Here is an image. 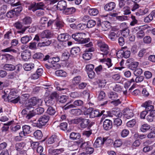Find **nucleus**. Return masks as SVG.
Here are the masks:
<instances>
[{
  "label": "nucleus",
  "instance_id": "9d476101",
  "mask_svg": "<svg viewBox=\"0 0 155 155\" xmlns=\"http://www.w3.org/2000/svg\"><path fill=\"white\" fill-rule=\"evenodd\" d=\"M21 56L23 60L27 61L30 58L31 51L28 50H25L21 53Z\"/></svg>",
  "mask_w": 155,
  "mask_h": 155
},
{
  "label": "nucleus",
  "instance_id": "5701e85b",
  "mask_svg": "<svg viewBox=\"0 0 155 155\" xmlns=\"http://www.w3.org/2000/svg\"><path fill=\"white\" fill-rule=\"evenodd\" d=\"M46 105L48 107L51 106L54 103V100L49 97H46L45 100Z\"/></svg>",
  "mask_w": 155,
  "mask_h": 155
},
{
  "label": "nucleus",
  "instance_id": "20e7f679",
  "mask_svg": "<svg viewBox=\"0 0 155 155\" xmlns=\"http://www.w3.org/2000/svg\"><path fill=\"white\" fill-rule=\"evenodd\" d=\"M50 117L48 115H44L41 117L36 122L33 123L34 126L41 127L44 126L48 121Z\"/></svg>",
  "mask_w": 155,
  "mask_h": 155
},
{
  "label": "nucleus",
  "instance_id": "9b49d317",
  "mask_svg": "<svg viewBox=\"0 0 155 155\" xmlns=\"http://www.w3.org/2000/svg\"><path fill=\"white\" fill-rule=\"evenodd\" d=\"M70 37V36L67 34H62L59 35L58 37V41L62 42V44H67L65 42L67 41Z\"/></svg>",
  "mask_w": 155,
  "mask_h": 155
},
{
  "label": "nucleus",
  "instance_id": "4d7b16f0",
  "mask_svg": "<svg viewBox=\"0 0 155 155\" xmlns=\"http://www.w3.org/2000/svg\"><path fill=\"white\" fill-rule=\"evenodd\" d=\"M87 27L86 24L80 23L76 26V29L78 30H83Z\"/></svg>",
  "mask_w": 155,
  "mask_h": 155
},
{
  "label": "nucleus",
  "instance_id": "4468645a",
  "mask_svg": "<svg viewBox=\"0 0 155 155\" xmlns=\"http://www.w3.org/2000/svg\"><path fill=\"white\" fill-rule=\"evenodd\" d=\"M61 137V136L53 135L48 139L47 143L49 144H51L55 141H58L60 140Z\"/></svg>",
  "mask_w": 155,
  "mask_h": 155
},
{
  "label": "nucleus",
  "instance_id": "e433bc0d",
  "mask_svg": "<svg viewBox=\"0 0 155 155\" xmlns=\"http://www.w3.org/2000/svg\"><path fill=\"white\" fill-rule=\"evenodd\" d=\"M34 135L35 138L40 140L42 137L43 135L41 131L39 130H38L34 133Z\"/></svg>",
  "mask_w": 155,
  "mask_h": 155
},
{
  "label": "nucleus",
  "instance_id": "a211bd4d",
  "mask_svg": "<svg viewBox=\"0 0 155 155\" xmlns=\"http://www.w3.org/2000/svg\"><path fill=\"white\" fill-rule=\"evenodd\" d=\"M115 4L113 2L108 3L106 4L104 7L105 10L107 11H111L115 8Z\"/></svg>",
  "mask_w": 155,
  "mask_h": 155
},
{
  "label": "nucleus",
  "instance_id": "052dcab7",
  "mask_svg": "<svg viewBox=\"0 0 155 155\" xmlns=\"http://www.w3.org/2000/svg\"><path fill=\"white\" fill-rule=\"evenodd\" d=\"M10 128L12 131L16 132L20 129L21 126L19 125H13L11 126Z\"/></svg>",
  "mask_w": 155,
  "mask_h": 155
},
{
  "label": "nucleus",
  "instance_id": "aec40b11",
  "mask_svg": "<svg viewBox=\"0 0 155 155\" xmlns=\"http://www.w3.org/2000/svg\"><path fill=\"white\" fill-rule=\"evenodd\" d=\"M22 131L20 132L25 137L26 134L31 132V127L27 125H24L22 127Z\"/></svg>",
  "mask_w": 155,
  "mask_h": 155
},
{
  "label": "nucleus",
  "instance_id": "603ef678",
  "mask_svg": "<svg viewBox=\"0 0 155 155\" xmlns=\"http://www.w3.org/2000/svg\"><path fill=\"white\" fill-rule=\"evenodd\" d=\"M5 59L7 61H14L15 58L12 55L8 54H6L4 56Z\"/></svg>",
  "mask_w": 155,
  "mask_h": 155
},
{
  "label": "nucleus",
  "instance_id": "5fc2aeb1",
  "mask_svg": "<svg viewBox=\"0 0 155 155\" xmlns=\"http://www.w3.org/2000/svg\"><path fill=\"white\" fill-rule=\"evenodd\" d=\"M122 123V121L121 119L119 118H118L115 119L114 120V125L116 126L117 127L120 126L121 125Z\"/></svg>",
  "mask_w": 155,
  "mask_h": 155
},
{
  "label": "nucleus",
  "instance_id": "0e129e2a",
  "mask_svg": "<svg viewBox=\"0 0 155 155\" xmlns=\"http://www.w3.org/2000/svg\"><path fill=\"white\" fill-rule=\"evenodd\" d=\"M136 123V120L135 119H133L127 123V126L128 127H132Z\"/></svg>",
  "mask_w": 155,
  "mask_h": 155
},
{
  "label": "nucleus",
  "instance_id": "13d9d810",
  "mask_svg": "<svg viewBox=\"0 0 155 155\" xmlns=\"http://www.w3.org/2000/svg\"><path fill=\"white\" fill-rule=\"evenodd\" d=\"M130 33V31L128 28H126L124 29L121 33V35L125 37H127L129 36Z\"/></svg>",
  "mask_w": 155,
  "mask_h": 155
},
{
  "label": "nucleus",
  "instance_id": "2eb2a0df",
  "mask_svg": "<svg viewBox=\"0 0 155 155\" xmlns=\"http://www.w3.org/2000/svg\"><path fill=\"white\" fill-rule=\"evenodd\" d=\"M112 124L111 120L107 119H105L103 122V128L105 130H108L112 127Z\"/></svg>",
  "mask_w": 155,
  "mask_h": 155
},
{
  "label": "nucleus",
  "instance_id": "e2e57ef3",
  "mask_svg": "<svg viewBox=\"0 0 155 155\" xmlns=\"http://www.w3.org/2000/svg\"><path fill=\"white\" fill-rule=\"evenodd\" d=\"M153 19V17L151 13L148 16L145 17L144 20V22H149Z\"/></svg>",
  "mask_w": 155,
  "mask_h": 155
},
{
  "label": "nucleus",
  "instance_id": "393cba45",
  "mask_svg": "<svg viewBox=\"0 0 155 155\" xmlns=\"http://www.w3.org/2000/svg\"><path fill=\"white\" fill-rule=\"evenodd\" d=\"M23 67L25 71H30L34 68L35 65L34 64L32 63H26L24 64Z\"/></svg>",
  "mask_w": 155,
  "mask_h": 155
},
{
  "label": "nucleus",
  "instance_id": "2f4dec72",
  "mask_svg": "<svg viewBox=\"0 0 155 155\" xmlns=\"http://www.w3.org/2000/svg\"><path fill=\"white\" fill-rule=\"evenodd\" d=\"M4 69L8 71H12L15 69V66L11 64H6L4 66Z\"/></svg>",
  "mask_w": 155,
  "mask_h": 155
},
{
  "label": "nucleus",
  "instance_id": "473e14b6",
  "mask_svg": "<svg viewBox=\"0 0 155 155\" xmlns=\"http://www.w3.org/2000/svg\"><path fill=\"white\" fill-rule=\"evenodd\" d=\"M68 98V96L62 95L58 96L57 98L58 101L61 103H64L65 102Z\"/></svg>",
  "mask_w": 155,
  "mask_h": 155
},
{
  "label": "nucleus",
  "instance_id": "a19ab883",
  "mask_svg": "<svg viewBox=\"0 0 155 155\" xmlns=\"http://www.w3.org/2000/svg\"><path fill=\"white\" fill-rule=\"evenodd\" d=\"M88 12L89 14L91 16L96 15L99 13L98 10L96 8H90Z\"/></svg>",
  "mask_w": 155,
  "mask_h": 155
},
{
  "label": "nucleus",
  "instance_id": "bb28decb",
  "mask_svg": "<svg viewBox=\"0 0 155 155\" xmlns=\"http://www.w3.org/2000/svg\"><path fill=\"white\" fill-rule=\"evenodd\" d=\"M147 27L146 26L143 27L136 34V37L138 39L142 38L145 35L143 30Z\"/></svg>",
  "mask_w": 155,
  "mask_h": 155
},
{
  "label": "nucleus",
  "instance_id": "0eeeda50",
  "mask_svg": "<svg viewBox=\"0 0 155 155\" xmlns=\"http://www.w3.org/2000/svg\"><path fill=\"white\" fill-rule=\"evenodd\" d=\"M94 50V48H86L83 54V58L85 60H88L90 59L92 57V54L90 52H93Z\"/></svg>",
  "mask_w": 155,
  "mask_h": 155
},
{
  "label": "nucleus",
  "instance_id": "c03bdc74",
  "mask_svg": "<svg viewBox=\"0 0 155 155\" xmlns=\"http://www.w3.org/2000/svg\"><path fill=\"white\" fill-rule=\"evenodd\" d=\"M72 102V101H71L66 104L64 106V109L65 110L75 107L74 103L73 104H71Z\"/></svg>",
  "mask_w": 155,
  "mask_h": 155
},
{
  "label": "nucleus",
  "instance_id": "7ed1b4c3",
  "mask_svg": "<svg viewBox=\"0 0 155 155\" xmlns=\"http://www.w3.org/2000/svg\"><path fill=\"white\" fill-rule=\"evenodd\" d=\"M85 35L84 33H78L73 34L72 38L75 41H78L79 43L81 44H84L87 43L90 41L89 38H83L84 35Z\"/></svg>",
  "mask_w": 155,
  "mask_h": 155
},
{
  "label": "nucleus",
  "instance_id": "de8ad7c7",
  "mask_svg": "<svg viewBox=\"0 0 155 155\" xmlns=\"http://www.w3.org/2000/svg\"><path fill=\"white\" fill-rule=\"evenodd\" d=\"M96 21L93 20H90L88 21L86 25L88 28H91L94 27L96 25Z\"/></svg>",
  "mask_w": 155,
  "mask_h": 155
},
{
  "label": "nucleus",
  "instance_id": "c9c22d12",
  "mask_svg": "<svg viewBox=\"0 0 155 155\" xmlns=\"http://www.w3.org/2000/svg\"><path fill=\"white\" fill-rule=\"evenodd\" d=\"M25 145L24 143H17L15 145V149L18 151H20L22 150Z\"/></svg>",
  "mask_w": 155,
  "mask_h": 155
},
{
  "label": "nucleus",
  "instance_id": "8fccbe9b",
  "mask_svg": "<svg viewBox=\"0 0 155 155\" xmlns=\"http://www.w3.org/2000/svg\"><path fill=\"white\" fill-rule=\"evenodd\" d=\"M34 110L35 115L41 114L44 112V109L42 107H39Z\"/></svg>",
  "mask_w": 155,
  "mask_h": 155
},
{
  "label": "nucleus",
  "instance_id": "a18cd8bd",
  "mask_svg": "<svg viewBox=\"0 0 155 155\" xmlns=\"http://www.w3.org/2000/svg\"><path fill=\"white\" fill-rule=\"evenodd\" d=\"M47 113L50 115H54L56 111L51 106L49 107L47 110Z\"/></svg>",
  "mask_w": 155,
  "mask_h": 155
},
{
  "label": "nucleus",
  "instance_id": "ddd939ff",
  "mask_svg": "<svg viewBox=\"0 0 155 155\" xmlns=\"http://www.w3.org/2000/svg\"><path fill=\"white\" fill-rule=\"evenodd\" d=\"M67 6L66 2L65 1L61 0L58 2L56 7L58 10L64 11L66 9Z\"/></svg>",
  "mask_w": 155,
  "mask_h": 155
},
{
  "label": "nucleus",
  "instance_id": "bf43d9fd",
  "mask_svg": "<svg viewBox=\"0 0 155 155\" xmlns=\"http://www.w3.org/2000/svg\"><path fill=\"white\" fill-rule=\"evenodd\" d=\"M35 115L34 110H32L31 111H29L28 113L26 114V118L28 119H29L35 116Z\"/></svg>",
  "mask_w": 155,
  "mask_h": 155
},
{
  "label": "nucleus",
  "instance_id": "3c124183",
  "mask_svg": "<svg viewBox=\"0 0 155 155\" xmlns=\"http://www.w3.org/2000/svg\"><path fill=\"white\" fill-rule=\"evenodd\" d=\"M123 141L120 139H118L116 140L114 144V145L116 147H119L121 146L123 142Z\"/></svg>",
  "mask_w": 155,
  "mask_h": 155
},
{
  "label": "nucleus",
  "instance_id": "7c9ffc66",
  "mask_svg": "<svg viewBox=\"0 0 155 155\" xmlns=\"http://www.w3.org/2000/svg\"><path fill=\"white\" fill-rule=\"evenodd\" d=\"M51 43V40H46L42 42L38 43L37 46L39 47H42L49 46Z\"/></svg>",
  "mask_w": 155,
  "mask_h": 155
},
{
  "label": "nucleus",
  "instance_id": "79ce46f5",
  "mask_svg": "<svg viewBox=\"0 0 155 155\" xmlns=\"http://www.w3.org/2000/svg\"><path fill=\"white\" fill-rule=\"evenodd\" d=\"M56 75L58 76L66 77L67 75L66 73L62 70H59L55 72Z\"/></svg>",
  "mask_w": 155,
  "mask_h": 155
},
{
  "label": "nucleus",
  "instance_id": "09e8293b",
  "mask_svg": "<svg viewBox=\"0 0 155 155\" xmlns=\"http://www.w3.org/2000/svg\"><path fill=\"white\" fill-rule=\"evenodd\" d=\"M73 103L75 107H77L82 106H83L84 103L83 101L81 100H76Z\"/></svg>",
  "mask_w": 155,
  "mask_h": 155
},
{
  "label": "nucleus",
  "instance_id": "412c9836",
  "mask_svg": "<svg viewBox=\"0 0 155 155\" xmlns=\"http://www.w3.org/2000/svg\"><path fill=\"white\" fill-rule=\"evenodd\" d=\"M101 26L102 30L107 31L110 28V23L107 21H103L101 23Z\"/></svg>",
  "mask_w": 155,
  "mask_h": 155
},
{
  "label": "nucleus",
  "instance_id": "37998d69",
  "mask_svg": "<svg viewBox=\"0 0 155 155\" xmlns=\"http://www.w3.org/2000/svg\"><path fill=\"white\" fill-rule=\"evenodd\" d=\"M71 113L73 114L78 116L81 114V110L79 109H72L71 110Z\"/></svg>",
  "mask_w": 155,
  "mask_h": 155
},
{
  "label": "nucleus",
  "instance_id": "6e6d98bb",
  "mask_svg": "<svg viewBox=\"0 0 155 155\" xmlns=\"http://www.w3.org/2000/svg\"><path fill=\"white\" fill-rule=\"evenodd\" d=\"M28 47L31 50H36L37 49V43L34 42H31L29 43Z\"/></svg>",
  "mask_w": 155,
  "mask_h": 155
},
{
  "label": "nucleus",
  "instance_id": "b1692460",
  "mask_svg": "<svg viewBox=\"0 0 155 155\" xmlns=\"http://www.w3.org/2000/svg\"><path fill=\"white\" fill-rule=\"evenodd\" d=\"M40 36L42 38H51L52 35L51 32L48 30L43 31L40 34Z\"/></svg>",
  "mask_w": 155,
  "mask_h": 155
},
{
  "label": "nucleus",
  "instance_id": "864d4df0",
  "mask_svg": "<svg viewBox=\"0 0 155 155\" xmlns=\"http://www.w3.org/2000/svg\"><path fill=\"white\" fill-rule=\"evenodd\" d=\"M28 9L32 11L33 12H34L38 9L36 3H34L31 4L29 6Z\"/></svg>",
  "mask_w": 155,
  "mask_h": 155
},
{
  "label": "nucleus",
  "instance_id": "72a5a7b5",
  "mask_svg": "<svg viewBox=\"0 0 155 155\" xmlns=\"http://www.w3.org/2000/svg\"><path fill=\"white\" fill-rule=\"evenodd\" d=\"M81 80V77L80 76H78L74 78L72 81V84L75 86L76 85L78 84Z\"/></svg>",
  "mask_w": 155,
  "mask_h": 155
},
{
  "label": "nucleus",
  "instance_id": "58836bf2",
  "mask_svg": "<svg viewBox=\"0 0 155 155\" xmlns=\"http://www.w3.org/2000/svg\"><path fill=\"white\" fill-rule=\"evenodd\" d=\"M149 11V9L147 8H142L140 9L138 12V13L140 15H144L147 13Z\"/></svg>",
  "mask_w": 155,
  "mask_h": 155
},
{
  "label": "nucleus",
  "instance_id": "6e6552de",
  "mask_svg": "<svg viewBox=\"0 0 155 155\" xmlns=\"http://www.w3.org/2000/svg\"><path fill=\"white\" fill-rule=\"evenodd\" d=\"M126 47H122V49L118 51L116 53V55L117 57L120 56V57H124L125 58H128L130 54V51L126 50L125 51H123L122 49Z\"/></svg>",
  "mask_w": 155,
  "mask_h": 155
},
{
  "label": "nucleus",
  "instance_id": "a878e982",
  "mask_svg": "<svg viewBox=\"0 0 155 155\" xmlns=\"http://www.w3.org/2000/svg\"><path fill=\"white\" fill-rule=\"evenodd\" d=\"M100 61L106 64L108 68H110L112 65V64L111 62V60L109 58H104L102 59H100Z\"/></svg>",
  "mask_w": 155,
  "mask_h": 155
},
{
  "label": "nucleus",
  "instance_id": "f3484780",
  "mask_svg": "<svg viewBox=\"0 0 155 155\" xmlns=\"http://www.w3.org/2000/svg\"><path fill=\"white\" fill-rule=\"evenodd\" d=\"M108 116L112 117H121L122 116V114L119 110H113L108 114Z\"/></svg>",
  "mask_w": 155,
  "mask_h": 155
},
{
  "label": "nucleus",
  "instance_id": "f704fd0d",
  "mask_svg": "<svg viewBox=\"0 0 155 155\" xmlns=\"http://www.w3.org/2000/svg\"><path fill=\"white\" fill-rule=\"evenodd\" d=\"M81 136L78 133L72 132L70 135V138L73 140L78 139Z\"/></svg>",
  "mask_w": 155,
  "mask_h": 155
},
{
  "label": "nucleus",
  "instance_id": "ea45409f",
  "mask_svg": "<svg viewBox=\"0 0 155 155\" xmlns=\"http://www.w3.org/2000/svg\"><path fill=\"white\" fill-rule=\"evenodd\" d=\"M76 11V9L73 7L68 8L64 10V12L67 14H70L74 13Z\"/></svg>",
  "mask_w": 155,
  "mask_h": 155
},
{
  "label": "nucleus",
  "instance_id": "774afa93",
  "mask_svg": "<svg viewBox=\"0 0 155 155\" xmlns=\"http://www.w3.org/2000/svg\"><path fill=\"white\" fill-rule=\"evenodd\" d=\"M122 88L119 84H116L113 88V90L118 92H121Z\"/></svg>",
  "mask_w": 155,
  "mask_h": 155
},
{
  "label": "nucleus",
  "instance_id": "cd10ccee",
  "mask_svg": "<svg viewBox=\"0 0 155 155\" xmlns=\"http://www.w3.org/2000/svg\"><path fill=\"white\" fill-rule=\"evenodd\" d=\"M108 96L109 99L112 100H115L118 97L117 93L114 91H111L108 93Z\"/></svg>",
  "mask_w": 155,
  "mask_h": 155
},
{
  "label": "nucleus",
  "instance_id": "1a4fd4ad",
  "mask_svg": "<svg viewBox=\"0 0 155 155\" xmlns=\"http://www.w3.org/2000/svg\"><path fill=\"white\" fill-rule=\"evenodd\" d=\"M107 138H102L101 137L97 138L94 144V146L95 147H99L103 144L104 142L106 140Z\"/></svg>",
  "mask_w": 155,
  "mask_h": 155
},
{
  "label": "nucleus",
  "instance_id": "39448f33",
  "mask_svg": "<svg viewBox=\"0 0 155 155\" xmlns=\"http://www.w3.org/2000/svg\"><path fill=\"white\" fill-rule=\"evenodd\" d=\"M71 122L72 124H80V127L83 128L87 127L90 122L89 119L83 118L82 117L72 120Z\"/></svg>",
  "mask_w": 155,
  "mask_h": 155
},
{
  "label": "nucleus",
  "instance_id": "49530a36",
  "mask_svg": "<svg viewBox=\"0 0 155 155\" xmlns=\"http://www.w3.org/2000/svg\"><path fill=\"white\" fill-rule=\"evenodd\" d=\"M32 21L31 18L29 16H27L25 17L23 19V23L25 25H28L30 24Z\"/></svg>",
  "mask_w": 155,
  "mask_h": 155
},
{
  "label": "nucleus",
  "instance_id": "69168bd1",
  "mask_svg": "<svg viewBox=\"0 0 155 155\" xmlns=\"http://www.w3.org/2000/svg\"><path fill=\"white\" fill-rule=\"evenodd\" d=\"M67 123L66 122H63L61 123L59 125V127L60 129L63 130H65L67 128Z\"/></svg>",
  "mask_w": 155,
  "mask_h": 155
},
{
  "label": "nucleus",
  "instance_id": "c85d7f7f",
  "mask_svg": "<svg viewBox=\"0 0 155 155\" xmlns=\"http://www.w3.org/2000/svg\"><path fill=\"white\" fill-rule=\"evenodd\" d=\"M32 39L30 35H26L22 37L21 39L22 44H26Z\"/></svg>",
  "mask_w": 155,
  "mask_h": 155
},
{
  "label": "nucleus",
  "instance_id": "338daca9",
  "mask_svg": "<svg viewBox=\"0 0 155 155\" xmlns=\"http://www.w3.org/2000/svg\"><path fill=\"white\" fill-rule=\"evenodd\" d=\"M121 103V101L119 99L113 100L111 101V103L115 106H118Z\"/></svg>",
  "mask_w": 155,
  "mask_h": 155
},
{
  "label": "nucleus",
  "instance_id": "4c0bfd02",
  "mask_svg": "<svg viewBox=\"0 0 155 155\" xmlns=\"http://www.w3.org/2000/svg\"><path fill=\"white\" fill-rule=\"evenodd\" d=\"M150 128V125L147 124H144L141 126L140 130L142 132H145L149 130Z\"/></svg>",
  "mask_w": 155,
  "mask_h": 155
},
{
  "label": "nucleus",
  "instance_id": "f03ea898",
  "mask_svg": "<svg viewBox=\"0 0 155 155\" xmlns=\"http://www.w3.org/2000/svg\"><path fill=\"white\" fill-rule=\"evenodd\" d=\"M43 100L36 97H33L29 99L28 103H26V107H27L30 110L34 108L35 106H39L42 105Z\"/></svg>",
  "mask_w": 155,
  "mask_h": 155
},
{
  "label": "nucleus",
  "instance_id": "c756f323",
  "mask_svg": "<svg viewBox=\"0 0 155 155\" xmlns=\"http://www.w3.org/2000/svg\"><path fill=\"white\" fill-rule=\"evenodd\" d=\"M100 111L98 110H92L90 114V118H94L97 117H99Z\"/></svg>",
  "mask_w": 155,
  "mask_h": 155
},
{
  "label": "nucleus",
  "instance_id": "f8f14e48",
  "mask_svg": "<svg viewBox=\"0 0 155 155\" xmlns=\"http://www.w3.org/2000/svg\"><path fill=\"white\" fill-rule=\"evenodd\" d=\"M141 106L145 107L147 109V110L150 111L154 108V107L152 105V102L150 100L146 101L143 103Z\"/></svg>",
  "mask_w": 155,
  "mask_h": 155
},
{
  "label": "nucleus",
  "instance_id": "6ab92c4d",
  "mask_svg": "<svg viewBox=\"0 0 155 155\" xmlns=\"http://www.w3.org/2000/svg\"><path fill=\"white\" fill-rule=\"evenodd\" d=\"M64 151L63 148L54 149L53 148H50L48 150L49 153L54 155L58 154L61 153Z\"/></svg>",
  "mask_w": 155,
  "mask_h": 155
},
{
  "label": "nucleus",
  "instance_id": "680f3d73",
  "mask_svg": "<svg viewBox=\"0 0 155 155\" xmlns=\"http://www.w3.org/2000/svg\"><path fill=\"white\" fill-rule=\"evenodd\" d=\"M59 58L58 57H55L53 58H50L49 59V62L53 64L54 62H56L59 61Z\"/></svg>",
  "mask_w": 155,
  "mask_h": 155
},
{
  "label": "nucleus",
  "instance_id": "4be33fe9",
  "mask_svg": "<svg viewBox=\"0 0 155 155\" xmlns=\"http://www.w3.org/2000/svg\"><path fill=\"white\" fill-rule=\"evenodd\" d=\"M80 51V48L79 47H75L72 48L71 50V56L72 57H76Z\"/></svg>",
  "mask_w": 155,
  "mask_h": 155
},
{
  "label": "nucleus",
  "instance_id": "f257e3e1",
  "mask_svg": "<svg viewBox=\"0 0 155 155\" xmlns=\"http://www.w3.org/2000/svg\"><path fill=\"white\" fill-rule=\"evenodd\" d=\"M4 92L5 95L3 97L4 98L7 97L9 101L15 104L18 103L20 100L19 97L14 90H10L6 89L4 91Z\"/></svg>",
  "mask_w": 155,
  "mask_h": 155
},
{
  "label": "nucleus",
  "instance_id": "423d86ee",
  "mask_svg": "<svg viewBox=\"0 0 155 155\" xmlns=\"http://www.w3.org/2000/svg\"><path fill=\"white\" fill-rule=\"evenodd\" d=\"M97 45L103 56L106 55L108 53L109 48L108 45L104 42L99 41L97 42Z\"/></svg>",
  "mask_w": 155,
  "mask_h": 155
},
{
  "label": "nucleus",
  "instance_id": "dca6fc26",
  "mask_svg": "<svg viewBox=\"0 0 155 155\" xmlns=\"http://www.w3.org/2000/svg\"><path fill=\"white\" fill-rule=\"evenodd\" d=\"M124 117L127 119H129L134 116L132 110L128 108L124 109Z\"/></svg>",
  "mask_w": 155,
  "mask_h": 155
}]
</instances>
